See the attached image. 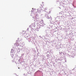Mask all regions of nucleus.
Masks as SVG:
<instances>
[{
  "instance_id": "nucleus-2",
  "label": "nucleus",
  "mask_w": 76,
  "mask_h": 76,
  "mask_svg": "<svg viewBox=\"0 0 76 76\" xmlns=\"http://www.w3.org/2000/svg\"><path fill=\"white\" fill-rule=\"evenodd\" d=\"M18 69H19V68H18Z\"/></svg>"
},
{
  "instance_id": "nucleus-1",
  "label": "nucleus",
  "mask_w": 76,
  "mask_h": 76,
  "mask_svg": "<svg viewBox=\"0 0 76 76\" xmlns=\"http://www.w3.org/2000/svg\"><path fill=\"white\" fill-rule=\"evenodd\" d=\"M45 10H47V7H45Z\"/></svg>"
}]
</instances>
